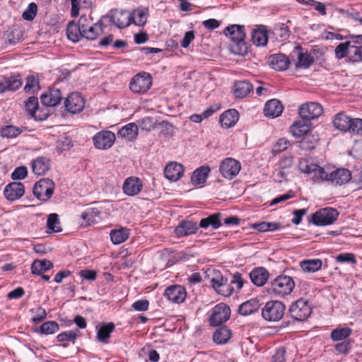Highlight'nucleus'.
Returning a JSON list of instances; mask_svg holds the SVG:
<instances>
[{"label": "nucleus", "instance_id": "nucleus-11", "mask_svg": "<svg viewBox=\"0 0 362 362\" xmlns=\"http://www.w3.org/2000/svg\"><path fill=\"white\" fill-rule=\"evenodd\" d=\"M323 112L322 107L317 103H307L298 108V114L301 119L310 122L312 119L318 118Z\"/></svg>", "mask_w": 362, "mask_h": 362}, {"label": "nucleus", "instance_id": "nucleus-1", "mask_svg": "<svg viewBox=\"0 0 362 362\" xmlns=\"http://www.w3.org/2000/svg\"><path fill=\"white\" fill-rule=\"evenodd\" d=\"M223 33L231 41L230 45L231 52L242 56L247 53V46L245 41V27L243 25H230L226 28Z\"/></svg>", "mask_w": 362, "mask_h": 362}, {"label": "nucleus", "instance_id": "nucleus-44", "mask_svg": "<svg viewBox=\"0 0 362 362\" xmlns=\"http://www.w3.org/2000/svg\"><path fill=\"white\" fill-rule=\"evenodd\" d=\"M322 262L320 259L304 260L300 262L302 269L307 272H315L320 269Z\"/></svg>", "mask_w": 362, "mask_h": 362}, {"label": "nucleus", "instance_id": "nucleus-10", "mask_svg": "<svg viewBox=\"0 0 362 362\" xmlns=\"http://www.w3.org/2000/svg\"><path fill=\"white\" fill-rule=\"evenodd\" d=\"M230 316V308L225 303H219L214 306L211 310L209 319L210 325L213 327L218 326L227 321Z\"/></svg>", "mask_w": 362, "mask_h": 362}, {"label": "nucleus", "instance_id": "nucleus-63", "mask_svg": "<svg viewBox=\"0 0 362 362\" xmlns=\"http://www.w3.org/2000/svg\"><path fill=\"white\" fill-rule=\"evenodd\" d=\"M132 307L136 311H146L149 307V301L146 299L139 300L135 301Z\"/></svg>", "mask_w": 362, "mask_h": 362}, {"label": "nucleus", "instance_id": "nucleus-5", "mask_svg": "<svg viewBox=\"0 0 362 362\" xmlns=\"http://www.w3.org/2000/svg\"><path fill=\"white\" fill-rule=\"evenodd\" d=\"M55 184L52 180L42 178L37 182L33 189V194L42 202L48 201L53 195Z\"/></svg>", "mask_w": 362, "mask_h": 362}, {"label": "nucleus", "instance_id": "nucleus-49", "mask_svg": "<svg viewBox=\"0 0 362 362\" xmlns=\"http://www.w3.org/2000/svg\"><path fill=\"white\" fill-rule=\"evenodd\" d=\"M59 216L57 214H50L47 217V228L54 233H58L62 230L59 226Z\"/></svg>", "mask_w": 362, "mask_h": 362}, {"label": "nucleus", "instance_id": "nucleus-54", "mask_svg": "<svg viewBox=\"0 0 362 362\" xmlns=\"http://www.w3.org/2000/svg\"><path fill=\"white\" fill-rule=\"evenodd\" d=\"M317 168L320 169L322 168L315 164L308 165L306 161H301L299 163V169L301 172L305 173H310L313 172L315 173V175L320 177V171Z\"/></svg>", "mask_w": 362, "mask_h": 362}, {"label": "nucleus", "instance_id": "nucleus-55", "mask_svg": "<svg viewBox=\"0 0 362 362\" xmlns=\"http://www.w3.org/2000/svg\"><path fill=\"white\" fill-rule=\"evenodd\" d=\"M78 336L77 332L74 330H69L60 333L57 335V339L59 342L63 341H71L74 342Z\"/></svg>", "mask_w": 362, "mask_h": 362}, {"label": "nucleus", "instance_id": "nucleus-38", "mask_svg": "<svg viewBox=\"0 0 362 362\" xmlns=\"http://www.w3.org/2000/svg\"><path fill=\"white\" fill-rule=\"evenodd\" d=\"M231 337V331L226 326L216 330L213 335V339L218 344H224Z\"/></svg>", "mask_w": 362, "mask_h": 362}, {"label": "nucleus", "instance_id": "nucleus-61", "mask_svg": "<svg viewBox=\"0 0 362 362\" xmlns=\"http://www.w3.org/2000/svg\"><path fill=\"white\" fill-rule=\"evenodd\" d=\"M28 175V170L25 166H21L16 168L11 174V177L13 180H23Z\"/></svg>", "mask_w": 362, "mask_h": 362}, {"label": "nucleus", "instance_id": "nucleus-9", "mask_svg": "<svg viewBox=\"0 0 362 362\" xmlns=\"http://www.w3.org/2000/svg\"><path fill=\"white\" fill-rule=\"evenodd\" d=\"M241 169L240 163L233 158L223 159L219 165V172L221 175L228 180L235 177Z\"/></svg>", "mask_w": 362, "mask_h": 362}, {"label": "nucleus", "instance_id": "nucleus-21", "mask_svg": "<svg viewBox=\"0 0 362 362\" xmlns=\"http://www.w3.org/2000/svg\"><path fill=\"white\" fill-rule=\"evenodd\" d=\"M50 167V160L45 156L37 157L32 163L33 172L37 175H45L49 170Z\"/></svg>", "mask_w": 362, "mask_h": 362}, {"label": "nucleus", "instance_id": "nucleus-43", "mask_svg": "<svg viewBox=\"0 0 362 362\" xmlns=\"http://www.w3.org/2000/svg\"><path fill=\"white\" fill-rule=\"evenodd\" d=\"M83 34V37L87 40H95L103 30V23L101 22H98L95 24H92L88 27V30Z\"/></svg>", "mask_w": 362, "mask_h": 362}, {"label": "nucleus", "instance_id": "nucleus-12", "mask_svg": "<svg viewBox=\"0 0 362 362\" xmlns=\"http://www.w3.org/2000/svg\"><path fill=\"white\" fill-rule=\"evenodd\" d=\"M93 141L95 148L106 150L112 146L115 141V134L111 131L103 130L93 137Z\"/></svg>", "mask_w": 362, "mask_h": 362}, {"label": "nucleus", "instance_id": "nucleus-16", "mask_svg": "<svg viewBox=\"0 0 362 362\" xmlns=\"http://www.w3.org/2000/svg\"><path fill=\"white\" fill-rule=\"evenodd\" d=\"M165 296L170 301L176 303L183 302L187 296V292L182 286L173 285L165 291Z\"/></svg>", "mask_w": 362, "mask_h": 362}, {"label": "nucleus", "instance_id": "nucleus-64", "mask_svg": "<svg viewBox=\"0 0 362 362\" xmlns=\"http://www.w3.org/2000/svg\"><path fill=\"white\" fill-rule=\"evenodd\" d=\"M285 354L286 350L284 348L277 349L272 358V362H284Z\"/></svg>", "mask_w": 362, "mask_h": 362}, {"label": "nucleus", "instance_id": "nucleus-48", "mask_svg": "<svg viewBox=\"0 0 362 362\" xmlns=\"http://www.w3.org/2000/svg\"><path fill=\"white\" fill-rule=\"evenodd\" d=\"M317 140L313 135L306 134L300 141V148L305 151L313 150L315 147Z\"/></svg>", "mask_w": 362, "mask_h": 362}, {"label": "nucleus", "instance_id": "nucleus-27", "mask_svg": "<svg viewBox=\"0 0 362 362\" xmlns=\"http://www.w3.org/2000/svg\"><path fill=\"white\" fill-rule=\"evenodd\" d=\"M239 118V113L235 109L225 111L220 115L219 122L223 127L229 128L235 124Z\"/></svg>", "mask_w": 362, "mask_h": 362}, {"label": "nucleus", "instance_id": "nucleus-32", "mask_svg": "<svg viewBox=\"0 0 362 362\" xmlns=\"http://www.w3.org/2000/svg\"><path fill=\"white\" fill-rule=\"evenodd\" d=\"M260 307L259 300L252 298L239 306V313L242 315H249L257 312Z\"/></svg>", "mask_w": 362, "mask_h": 362}, {"label": "nucleus", "instance_id": "nucleus-59", "mask_svg": "<svg viewBox=\"0 0 362 362\" xmlns=\"http://www.w3.org/2000/svg\"><path fill=\"white\" fill-rule=\"evenodd\" d=\"M7 82L8 85L6 86L8 87L9 90L11 91L18 90L23 84V81L20 76L7 78Z\"/></svg>", "mask_w": 362, "mask_h": 362}, {"label": "nucleus", "instance_id": "nucleus-34", "mask_svg": "<svg viewBox=\"0 0 362 362\" xmlns=\"http://www.w3.org/2000/svg\"><path fill=\"white\" fill-rule=\"evenodd\" d=\"M221 216L220 213H215L206 218H202L199 222V226L202 228H207L211 226L214 229H218L221 226Z\"/></svg>", "mask_w": 362, "mask_h": 362}, {"label": "nucleus", "instance_id": "nucleus-19", "mask_svg": "<svg viewBox=\"0 0 362 362\" xmlns=\"http://www.w3.org/2000/svg\"><path fill=\"white\" fill-rule=\"evenodd\" d=\"M142 181L136 177L127 178L123 184V191L128 196H134L138 194L142 189Z\"/></svg>", "mask_w": 362, "mask_h": 362}, {"label": "nucleus", "instance_id": "nucleus-35", "mask_svg": "<svg viewBox=\"0 0 362 362\" xmlns=\"http://www.w3.org/2000/svg\"><path fill=\"white\" fill-rule=\"evenodd\" d=\"M253 90L252 85L247 81H238L234 85V94L236 98H243Z\"/></svg>", "mask_w": 362, "mask_h": 362}, {"label": "nucleus", "instance_id": "nucleus-42", "mask_svg": "<svg viewBox=\"0 0 362 362\" xmlns=\"http://www.w3.org/2000/svg\"><path fill=\"white\" fill-rule=\"evenodd\" d=\"M352 333V329L348 327H339L333 329L330 337L333 341H341L349 337Z\"/></svg>", "mask_w": 362, "mask_h": 362}, {"label": "nucleus", "instance_id": "nucleus-13", "mask_svg": "<svg viewBox=\"0 0 362 362\" xmlns=\"http://www.w3.org/2000/svg\"><path fill=\"white\" fill-rule=\"evenodd\" d=\"M66 110L72 114L81 112L85 107V99L81 93L74 92L70 93L65 99Z\"/></svg>", "mask_w": 362, "mask_h": 362}, {"label": "nucleus", "instance_id": "nucleus-60", "mask_svg": "<svg viewBox=\"0 0 362 362\" xmlns=\"http://www.w3.org/2000/svg\"><path fill=\"white\" fill-rule=\"evenodd\" d=\"M336 261L339 263L349 262L353 264H356L355 255L353 253H341L336 257Z\"/></svg>", "mask_w": 362, "mask_h": 362}, {"label": "nucleus", "instance_id": "nucleus-62", "mask_svg": "<svg viewBox=\"0 0 362 362\" xmlns=\"http://www.w3.org/2000/svg\"><path fill=\"white\" fill-rule=\"evenodd\" d=\"M233 290V288L230 286V283H229L226 278L221 286L217 291V293L224 296H229L232 294Z\"/></svg>", "mask_w": 362, "mask_h": 362}, {"label": "nucleus", "instance_id": "nucleus-52", "mask_svg": "<svg viewBox=\"0 0 362 362\" xmlns=\"http://www.w3.org/2000/svg\"><path fill=\"white\" fill-rule=\"evenodd\" d=\"M40 89L39 81L34 76H29L27 78L26 84L24 87V90L27 93H35Z\"/></svg>", "mask_w": 362, "mask_h": 362}, {"label": "nucleus", "instance_id": "nucleus-30", "mask_svg": "<svg viewBox=\"0 0 362 362\" xmlns=\"http://www.w3.org/2000/svg\"><path fill=\"white\" fill-rule=\"evenodd\" d=\"M210 170V168L205 165L196 169L191 177V182L192 185L196 186L205 183Z\"/></svg>", "mask_w": 362, "mask_h": 362}, {"label": "nucleus", "instance_id": "nucleus-6", "mask_svg": "<svg viewBox=\"0 0 362 362\" xmlns=\"http://www.w3.org/2000/svg\"><path fill=\"white\" fill-rule=\"evenodd\" d=\"M152 77L147 72H140L136 74L130 81L129 89L136 94L146 93L152 86Z\"/></svg>", "mask_w": 362, "mask_h": 362}, {"label": "nucleus", "instance_id": "nucleus-41", "mask_svg": "<svg viewBox=\"0 0 362 362\" xmlns=\"http://www.w3.org/2000/svg\"><path fill=\"white\" fill-rule=\"evenodd\" d=\"M351 47L352 45L349 41L339 43L334 49L335 57L338 59H341L348 57L349 59Z\"/></svg>", "mask_w": 362, "mask_h": 362}, {"label": "nucleus", "instance_id": "nucleus-26", "mask_svg": "<svg viewBox=\"0 0 362 362\" xmlns=\"http://www.w3.org/2000/svg\"><path fill=\"white\" fill-rule=\"evenodd\" d=\"M269 272L264 267H257L250 273L251 281L257 286H262L269 279Z\"/></svg>", "mask_w": 362, "mask_h": 362}, {"label": "nucleus", "instance_id": "nucleus-2", "mask_svg": "<svg viewBox=\"0 0 362 362\" xmlns=\"http://www.w3.org/2000/svg\"><path fill=\"white\" fill-rule=\"evenodd\" d=\"M286 307L283 303L279 300L267 302L262 310V315L265 320L277 322L280 320L284 313Z\"/></svg>", "mask_w": 362, "mask_h": 362}, {"label": "nucleus", "instance_id": "nucleus-31", "mask_svg": "<svg viewBox=\"0 0 362 362\" xmlns=\"http://www.w3.org/2000/svg\"><path fill=\"white\" fill-rule=\"evenodd\" d=\"M100 212L97 208H88L81 214V226H90L98 222Z\"/></svg>", "mask_w": 362, "mask_h": 362}, {"label": "nucleus", "instance_id": "nucleus-15", "mask_svg": "<svg viewBox=\"0 0 362 362\" xmlns=\"http://www.w3.org/2000/svg\"><path fill=\"white\" fill-rule=\"evenodd\" d=\"M24 193V185L18 182H13L7 185L4 190L6 199L11 202L19 199L23 196Z\"/></svg>", "mask_w": 362, "mask_h": 362}, {"label": "nucleus", "instance_id": "nucleus-18", "mask_svg": "<svg viewBox=\"0 0 362 362\" xmlns=\"http://www.w3.org/2000/svg\"><path fill=\"white\" fill-rule=\"evenodd\" d=\"M62 99L61 90L59 88H49V90L41 95L42 105L48 107H54L58 105Z\"/></svg>", "mask_w": 362, "mask_h": 362}, {"label": "nucleus", "instance_id": "nucleus-53", "mask_svg": "<svg viewBox=\"0 0 362 362\" xmlns=\"http://www.w3.org/2000/svg\"><path fill=\"white\" fill-rule=\"evenodd\" d=\"M37 6L35 3L29 4L25 11L23 13L22 17L26 21H33L37 15Z\"/></svg>", "mask_w": 362, "mask_h": 362}, {"label": "nucleus", "instance_id": "nucleus-24", "mask_svg": "<svg viewBox=\"0 0 362 362\" xmlns=\"http://www.w3.org/2000/svg\"><path fill=\"white\" fill-rule=\"evenodd\" d=\"M294 52H298L296 68L308 69L314 62V58L308 52H303V47L298 45L295 47Z\"/></svg>", "mask_w": 362, "mask_h": 362}, {"label": "nucleus", "instance_id": "nucleus-8", "mask_svg": "<svg viewBox=\"0 0 362 362\" xmlns=\"http://www.w3.org/2000/svg\"><path fill=\"white\" fill-rule=\"evenodd\" d=\"M312 310L308 301L303 298L298 299L291 304L289 313L293 319L297 321H303L311 314Z\"/></svg>", "mask_w": 362, "mask_h": 362}, {"label": "nucleus", "instance_id": "nucleus-20", "mask_svg": "<svg viewBox=\"0 0 362 362\" xmlns=\"http://www.w3.org/2000/svg\"><path fill=\"white\" fill-rule=\"evenodd\" d=\"M283 110L284 106L281 101L277 99H272L266 103L264 113L267 117L275 118L281 115Z\"/></svg>", "mask_w": 362, "mask_h": 362}, {"label": "nucleus", "instance_id": "nucleus-3", "mask_svg": "<svg viewBox=\"0 0 362 362\" xmlns=\"http://www.w3.org/2000/svg\"><path fill=\"white\" fill-rule=\"evenodd\" d=\"M295 287L293 279L286 275L278 276L271 284L272 293L278 296H285L290 294Z\"/></svg>", "mask_w": 362, "mask_h": 362}, {"label": "nucleus", "instance_id": "nucleus-37", "mask_svg": "<svg viewBox=\"0 0 362 362\" xmlns=\"http://www.w3.org/2000/svg\"><path fill=\"white\" fill-rule=\"evenodd\" d=\"M24 105L28 114L35 120H42L45 118L38 117L36 116V111L38 110V99L35 96L29 97L25 102Z\"/></svg>", "mask_w": 362, "mask_h": 362}, {"label": "nucleus", "instance_id": "nucleus-17", "mask_svg": "<svg viewBox=\"0 0 362 362\" xmlns=\"http://www.w3.org/2000/svg\"><path fill=\"white\" fill-rule=\"evenodd\" d=\"M183 165L177 162L168 163L164 169L165 178L172 182L180 180L183 175Z\"/></svg>", "mask_w": 362, "mask_h": 362}, {"label": "nucleus", "instance_id": "nucleus-7", "mask_svg": "<svg viewBox=\"0 0 362 362\" xmlns=\"http://www.w3.org/2000/svg\"><path fill=\"white\" fill-rule=\"evenodd\" d=\"M339 216L337 209L326 207L317 210L312 216V222L317 226L331 225L335 222Z\"/></svg>", "mask_w": 362, "mask_h": 362}, {"label": "nucleus", "instance_id": "nucleus-56", "mask_svg": "<svg viewBox=\"0 0 362 362\" xmlns=\"http://www.w3.org/2000/svg\"><path fill=\"white\" fill-rule=\"evenodd\" d=\"M350 128L348 132L357 135H362V119L360 118L351 119Z\"/></svg>", "mask_w": 362, "mask_h": 362}, {"label": "nucleus", "instance_id": "nucleus-50", "mask_svg": "<svg viewBox=\"0 0 362 362\" xmlns=\"http://www.w3.org/2000/svg\"><path fill=\"white\" fill-rule=\"evenodd\" d=\"M59 325L55 321H47L43 323L40 327V333L48 335L57 332L59 330Z\"/></svg>", "mask_w": 362, "mask_h": 362}, {"label": "nucleus", "instance_id": "nucleus-14", "mask_svg": "<svg viewBox=\"0 0 362 362\" xmlns=\"http://www.w3.org/2000/svg\"><path fill=\"white\" fill-rule=\"evenodd\" d=\"M110 21L115 25L118 28H124L131 24L130 13L123 10H111L107 15Z\"/></svg>", "mask_w": 362, "mask_h": 362}, {"label": "nucleus", "instance_id": "nucleus-28", "mask_svg": "<svg viewBox=\"0 0 362 362\" xmlns=\"http://www.w3.org/2000/svg\"><path fill=\"white\" fill-rule=\"evenodd\" d=\"M310 122L301 119L300 120L296 121L291 126V132L296 138H300L308 134L310 131Z\"/></svg>", "mask_w": 362, "mask_h": 362}, {"label": "nucleus", "instance_id": "nucleus-58", "mask_svg": "<svg viewBox=\"0 0 362 362\" xmlns=\"http://www.w3.org/2000/svg\"><path fill=\"white\" fill-rule=\"evenodd\" d=\"M33 315L31 320L33 322H39L45 319L47 316V313L45 309L38 307L35 309H32L30 310Z\"/></svg>", "mask_w": 362, "mask_h": 362}, {"label": "nucleus", "instance_id": "nucleus-36", "mask_svg": "<svg viewBox=\"0 0 362 362\" xmlns=\"http://www.w3.org/2000/svg\"><path fill=\"white\" fill-rule=\"evenodd\" d=\"M131 23L138 26H143L146 23L148 18V10L144 8H138L130 13Z\"/></svg>", "mask_w": 362, "mask_h": 362}, {"label": "nucleus", "instance_id": "nucleus-46", "mask_svg": "<svg viewBox=\"0 0 362 362\" xmlns=\"http://www.w3.org/2000/svg\"><path fill=\"white\" fill-rule=\"evenodd\" d=\"M128 237L129 233L126 228L114 230L110 233V238L114 244H120L124 242Z\"/></svg>", "mask_w": 362, "mask_h": 362}, {"label": "nucleus", "instance_id": "nucleus-23", "mask_svg": "<svg viewBox=\"0 0 362 362\" xmlns=\"http://www.w3.org/2000/svg\"><path fill=\"white\" fill-rule=\"evenodd\" d=\"M270 66L277 71H284L288 68L290 61L284 54H276L269 57Z\"/></svg>", "mask_w": 362, "mask_h": 362}, {"label": "nucleus", "instance_id": "nucleus-40", "mask_svg": "<svg viewBox=\"0 0 362 362\" xmlns=\"http://www.w3.org/2000/svg\"><path fill=\"white\" fill-rule=\"evenodd\" d=\"M67 37L74 42L79 41L83 37V34L78 27L74 22H71L68 24L66 28Z\"/></svg>", "mask_w": 362, "mask_h": 362}, {"label": "nucleus", "instance_id": "nucleus-22", "mask_svg": "<svg viewBox=\"0 0 362 362\" xmlns=\"http://www.w3.org/2000/svg\"><path fill=\"white\" fill-rule=\"evenodd\" d=\"M199 226L194 222L182 221L175 229L177 237L187 236L196 233Z\"/></svg>", "mask_w": 362, "mask_h": 362}, {"label": "nucleus", "instance_id": "nucleus-57", "mask_svg": "<svg viewBox=\"0 0 362 362\" xmlns=\"http://www.w3.org/2000/svg\"><path fill=\"white\" fill-rule=\"evenodd\" d=\"M349 60L352 62H362V46L351 47Z\"/></svg>", "mask_w": 362, "mask_h": 362}, {"label": "nucleus", "instance_id": "nucleus-4", "mask_svg": "<svg viewBox=\"0 0 362 362\" xmlns=\"http://www.w3.org/2000/svg\"><path fill=\"white\" fill-rule=\"evenodd\" d=\"M317 169L320 171V177L322 180L330 181L334 185H345L351 179V173L346 168H338L332 173H327L324 168Z\"/></svg>", "mask_w": 362, "mask_h": 362}, {"label": "nucleus", "instance_id": "nucleus-51", "mask_svg": "<svg viewBox=\"0 0 362 362\" xmlns=\"http://www.w3.org/2000/svg\"><path fill=\"white\" fill-rule=\"evenodd\" d=\"M274 33L279 41L287 40L290 35L288 27L282 23L274 28Z\"/></svg>", "mask_w": 362, "mask_h": 362}, {"label": "nucleus", "instance_id": "nucleus-45", "mask_svg": "<svg viewBox=\"0 0 362 362\" xmlns=\"http://www.w3.org/2000/svg\"><path fill=\"white\" fill-rule=\"evenodd\" d=\"M115 325L112 322L103 325L98 329L97 337L99 341L105 342L110 337V334L115 329Z\"/></svg>", "mask_w": 362, "mask_h": 362}, {"label": "nucleus", "instance_id": "nucleus-25", "mask_svg": "<svg viewBox=\"0 0 362 362\" xmlns=\"http://www.w3.org/2000/svg\"><path fill=\"white\" fill-rule=\"evenodd\" d=\"M138 127L134 123H129L122 127L117 132V137L124 139L127 141L135 140L138 136Z\"/></svg>", "mask_w": 362, "mask_h": 362}, {"label": "nucleus", "instance_id": "nucleus-47", "mask_svg": "<svg viewBox=\"0 0 362 362\" xmlns=\"http://www.w3.org/2000/svg\"><path fill=\"white\" fill-rule=\"evenodd\" d=\"M23 132V129L13 125H6L1 130L2 137L12 139L16 138Z\"/></svg>", "mask_w": 362, "mask_h": 362}, {"label": "nucleus", "instance_id": "nucleus-29", "mask_svg": "<svg viewBox=\"0 0 362 362\" xmlns=\"http://www.w3.org/2000/svg\"><path fill=\"white\" fill-rule=\"evenodd\" d=\"M252 40L257 46H265L268 42V34L266 26L259 25L252 33Z\"/></svg>", "mask_w": 362, "mask_h": 362}, {"label": "nucleus", "instance_id": "nucleus-39", "mask_svg": "<svg viewBox=\"0 0 362 362\" xmlns=\"http://www.w3.org/2000/svg\"><path fill=\"white\" fill-rule=\"evenodd\" d=\"M52 267L53 264L49 260H35L32 264L31 271L33 274L40 275Z\"/></svg>", "mask_w": 362, "mask_h": 362}, {"label": "nucleus", "instance_id": "nucleus-33", "mask_svg": "<svg viewBox=\"0 0 362 362\" xmlns=\"http://www.w3.org/2000/svg\"><path fill=\"white\" fill-rule=\"evenodd\" d=\"M351 118L343 112H339L335 115L333 120L334 127L342 132H348L350 128Z\"/></svg>", "mask_w": 362, "mask_h": 362}]
</instances>
